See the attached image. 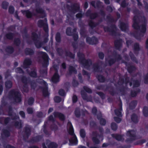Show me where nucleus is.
Listing matches in <instances>:
<instances>
[{
	"mask_svg": "<svg viewBox=\"0 0 148 148\" xmlns=\"http://www.w3.org/2000/svg\"><path fill=\"white\" fill-rule=\"evenodd\" d=\"M67 128L69 129V134L72 136V138L69 140L70 145H76L77 144V140L76 136L74 133V131L71 124L68 122L67 124Z\"/></svg>",
	"mask_w": 148,
	"mask_h": 148,
	"instance_id": "1",
	"label": "nucleus"
},
{
	"mask_svg": "<svg viewBox=\"0 0 148 148\" xmlns=\"http://www.w3.org/2000/svg\"><path fill=\"white\" fill-rule=\"evenodd\" d=\"M78 57L80 58V62L82 64H83V66L85 68H87L88 66H90L92 64V62L90 60H87L84 58V55L82 53H78Z\"/></svg>",
	"mask_w": 148,
	"mask_h": 148,
	"instance_id": "2",
	"label": "nucleus"
},
{
	"mask_svg": "<svg viewBox=\"0 0 148 148\" xmlns=\"http://www.w3.org/2000/svg\"><path fill=\"white\" fill-rule=\"evenodd\" d=\"M136 16H135L133 19L134 23L133 25V27L136 29H138L139 28L140 32L142 33H145L146 31V27L145 25H142L139 27L138 24L136 22Z\"/></svg>",
	"mask_w": 148,
	"mask_h": 148,
	"instance_id": "3",
	"label": "nucleus"
},
{
	"mask_svg": "<svg viewBox=\"0 0 148 148\" xmlns=\"http://www.w3.org/2000/svg\"><path fill=\"white\" fill-rule=\"evenodd\" d=\"M10 95L13 97L14 100L16 102H18L21 101L20 95L18 91L12 90L10 92Z\"/></svg>",
	"mask_w": 148,
	"mask_h": 148,
	"instance_id": "4",
	"label": "nucleus"
},
{
	"mask_svg": "<svg viewBox=\"0 0 148 148\" xmlns=\"http://www.w3.org/2000/svg\"><path fill=\"white\" fill-rule=\"evenodd\" d=\"M136 134L135 132L133 130L128 131L127 133L126 138L127 141H130L134 139Z\"/></svg>",
	"mask_w": 148,
	"mask_h": 148,
	"instance_id": "5",
	"label": "nucleus"
},
{
	"mask_svg": "<svg viewBox=\"0 0 148 148\" xmlns=\"http://www.w3.org/2000/svg\"><path fill=\"white\" fill-rule=\"evenodd\" d=\"M38 24L40 27L43 26L46 32H48V27L47 23V20L46 19H45L44 21H43L41 20H39L38 22Z\"/></svg>",
	"mask_w": 148,
	"mask_h": 148,
	"instance_id": "6",
	"label": "nucleus"
},
{
	"mask_svg": "<svg viewBox=\"0 0 148 148\" xmlns=\"http://www.w3.org/2000/svg\"><path fill=\"white\" fill-rule=\"evenodd\" d=\"M86 42L90 44L93 45L97 43V39L93 37L92 38H87L86 39Z\"/></svg>",
	"mask_w": 148,
	"mask_h": 148,
	"instance_id": "7",
	"label": "nucleus"
},
{
	"mask_svg": "<svg viewBox=\"0 0 148 148\" xmlns=\"http://www.w3.org/2000/svg\"><path fill=\"white\" fill-rule=\"evenodd\" d=\"M103 139V138L101 136H97V137H94L92 138L93 141L96 144L99 143L100 141L102 140Z\"/></svg>",
	"mask_w": 148,
	"mask_h": 148,
	"instance_id": "8",
	"label": "nucleus"
},
{
	"mask_svg": "<svg viewBox=\"0 0 148 148\" xmlns=\"http://www.w3.org/2000/svg\"><path fill=\"white\" fill-rule=\"evenodd\" d=\"M59 76L57 73H56L52 78V81L54 83L57 82L59 81Z\"/></svg>",
	"mask_w": 148,
	"mask_h": 148,
	"instance_id": "9",
	"label": "nucleus"
},
{
	"mask_svg": "<svg viewBox=\"0 0 148 148\" xmlns=\"http://www.w3.org/2000/svg\"><path fill=\"white\" fill-rule=\"evenodd\" d=\"M47 145L49 148H56L57 147V145L54 143L51 142L50 141L48 142Z\"/></svg>",
	"mask_w": 148,
	"mask_h": 148,
	"instance_id": "10",
	"label": "nucleus"
},
{
	"mask_svg": "<svg viewBox=\"0 0 148 148\" xmlns=\"http://www.w3.org/2000/svg\"><path fill=\"white\" fill-rule=\"evenodd\" d=\"M128 27L127 24L121 23L120 25V28L123 31H125L127 28Z\"/></svg>",
	"mask_w": 148,
	"mask_h": 148,
	"instance_id": "11",
	"label": "nucleus"
},
{
	"mask_svg": "<svg viewBox=\"0 0 148 148\" xmlns=\"http://www.w3.org/2000/svg\"><path fill=\"white\" fill-rule=\"evenodd\" d=\"M54 115L55 117H59L60 119L63 120L64 119V116L62 114L58 112H55Z\"/></svg>",
	"mask_w": 148,
	"mask_h": 148,
	"instance_id": "12",
	"label": "nucleus"
},
{
	"mask_svg": "<svg viewBox=\"0 0 148 148\" xmlns=\"http://www.w3.org/2000/svg\"><path fill=\"white\" fill-rule=\"evenodd\" d=\"M31 63V60L27 58L25 60L24 63V66L25 67H26L27 66L30 65Z\"/></svg>",
	"mask_w": 148,
	"mask_h": 148,
	"instance_id": "13",
	"label": "nucleus"
},
{
	"mask_svg": "<svg viewBox=\"0 0 148 148\" xmlns=\"http://www.w3.org/2000/svg\"><path fill=\"white\" fill-rule=\"evenodd\" d=\"M42 56L45 61L47 62L48 61V56L47 54L44 52H41Z\"/></svg>",
	"mask_w": 148,
	"mask_h": 148,
	"instance_id": "14",
	"label": "nucleus"
},
{
	"mask_svg": "<svg viewBox=\"0 0 148 148\" xmlns=\"http://www.w3.org/2000/svg\"><path fill=\"white\" fill-rule=\"evenodd\" d=\"M122 106H121L119 110H116L115 111V112L116 115L119 116H121V111L122 110Z\"/></svg>",
	"mask_w": 148,
	"mask_h": 148,
	"instance_id": "15",
	"label": "nucleus"
},
{
	"mask_svg": "<svg viewBox=\"0 0 148 148\" xmlns=\"http://www.w3.org/2000/svg\"><path fill=\"white\" fill-rule=\"evenodd\" d=\"M23 14L26 15L27 18H30L31 17L32 14L31 13L28 11H22Z\"/></svg>",
	"mask_w": 148,
	"mask_h": 148,
	"instance_id": "16",
	"label": "nucleus"
},
{
	"mask_svg": "<svg viewBox=\"0 0 148 148\" xmlns=\"http://www.w3.org/2000/svg\"><path fill=\"white\" fill-rule=\"evenodd\" d=\"M143 114L144 116H148V107H145L143 110Z\"/></svg>",
	"mask_w": 148,
	"mask_h": 148,
	"instance_id": "17",
	"label": "nucleus"
},
{
	"mask_svg": "<svg viewBox=\"0 0 148 148\" xmlns=\"http://www.w3.org/2000/svg\"><path fill=\"white\" fill-rule=\"evenodd\" d=\"M56 39L57 42H59L60 41V35L59 33H57L56 36Z\"/></svg>",
	"mask_w": 148,
	"mask_h": 148,
	"instance_id": "18",
	"label": "nucleus"
},
{
	"mask_svg": "<svg viewBox=\"0 0 148 148\" xmlns=\"http://www.w3.org/2000/svg\"><path fill=\"white\" fill-rule=\"evenodd\" d=\"M131 119L135 123L137 122L138 121L137 116L135 114H133L132 116Z\"/></svg>",
	"mask_w": 148,
	"mask_h": 148,
	"instance_id": "19",
	"label": "nucleus"
},
{
	"mask_svg": "<svg viewBox=\"0 0 148 148\" xmlns=\"http://www.w3.org/2000/svg\"><path fill=\"white\" fill-rule=\"evenodd\" d=\"M5 86L7 88H10L12 87V83L10 81H8L5 82Z\"/></svg>",
	"mask_w": 148,
	"mask_h": 148,
	"instance_id": "20",
	"label": "nucleus"
},
{
	"mask_svg": "<svg viewBox=\"0 0 148 148\" xmlns=\"http://www.w3.org/2000/svg\"><path fill=\"white\" fill-rule=\"evenodd\" d=\"M116 138L118 140H122L124 139V136L121 135H116Z\"/></svg>",
	"mask_w": 148,
	"mask_h": 148,
	"instance_id": "21",
	"label": "nucleus"
},
{
	"mask_svg": "<svg viewBox=\"0 0 148 148\" xmlns=\"http://www.w3.org/2000/svg\"><path fill=\"white\" fill-rule=\"evenodd\" d=\"M43 95L45 96H48L49 95V92L47 91V88L46 87L43 89Z\"/></svg>",
	"mask_w": 148,
	"mask_h": 148,
	"instance_id": "22",
	"label": "nucleus"
},
{
	"mask_svg": "<svg viewBox=\"0 0 148 148\" xmlns=\"http://www.w3.org/2000/svg\"><path fill=\"white\" fill-rule=\"evenodd\" d=\"M8 5V3L6 2H3L2 4V7L4 9H6Z\"/></svg>",
	"mask_w": 148,
	"mask_h": 148,
	"instance_id": "23",
	"label": "nucleus"
},
{
	"mask_svg": "<svg viewBox=\"0 0 148 148\" xmlns=\"http://www.w3.org/2000/svg\"><path fill=\"white\" fill-rule=\"evenodd\" d=\"M80 134L82 138H83L85 136V133L84 131L83 130H81L80 132Z\"/></svg>",
	"mask_w": 148,
	"mask_h": 148,
	"instance_id": "24",
	"label": "nucleus"
},
{
	"mask_svg": "<svg viewBox=\"0 0 148 148\" xmlns=\"http://www.w3.org/2000/svg\"><path fill=\"white\" fill-rule=\"evenodd\" d=\"M33 52V51L29 49H27L25 50V53L27 54H32Z\"/></svg>",
	"mask_w": 148,
	"mask_h": 148,
	"instance_id": "25",
	"label": "nucleus"
},
{
	"mask_svg": "<svg viewBox=\"0 0 148 148\" xmlns=\"http://www.w3.org/2000/svg\"><path fill=\"white\" fill-rule=\"evenodd\" d=\"M69 71L71 73H76V71L75 69V68L72 66H70L69 69Z\"/></svg>",
	"mask_w": 148,
	"mask_h": 148,
	"instance_id": "26",
	"label": "nucleus"
},
{
	"mask_svg": "<svg viewBox=\"0 0 148 148\" xmlns=\"http://www.w3.org/2000/svg\"><path fill=\"white\" fill-rule=\"evenodd\" d=\"M97 118L99 119H100V124L102 125H105L106 124V122L105 120L102 118L100 119L99 117L98 116H97Z\"/></svg>",
	"mask_w": 148,
	"mask_h": 148,
	"instance_id": "27",
	"label": "nucleus"
},
{
	"mask_svg": "<svg viewBox=\"0 0 148 148\" xmlns=\"http://www.w3.org/2000/svg\"><path fill=\"white\" fill-rule=\"evenodd\" d=\"M35 44L36 47L38 48L40 47L42 45L41 44L38 40H37V42H35Z\"/></svg>",
	"mask_w": 148,
	"mask_h": 148,
	"instance_id": "28",
	"label": "nucleus"
},
{
	"mask_svg": "<svg viewBox=\"0 0 148 148\" xmlns=\"http://www.w3.org/2000/svg\"><path fill=\"white\" fill-rule=\"evenodd\" d=\"M34 99L32 98H30L29 99L28 101V103L29 105H31L33 104L34 102Z\"/></svg>",
	"mask_w": 148,
	"mask_h": 148,
	"instance_id": "29",
	"label": "nucleus"
},
{
	"mask_svg": "<svg viewBox=\"0 0 148 148\" xmlns=\"http://www.w3.org/2000/svg\"><path fill=\"white\" fill-rule=\"evenodd\" d=\"M97 78L98 80L101 82H103L104 80V78L102 76H99Z\"/></svg>",
	"mask_w": 148,
	"mask_h": 148,
	"instance_id": "30",
	"label": "nucleus"
},
{
	"mask_svg": "<svg viewBox=\"0 0 148 148\" xmlns=\"http://www.w3.org/2000/svg\"><path fill=\"white\" fill-rule=\"evenodd\" d=\"M14 7L12 6H10L9 8V11L10 13L12 14L14 11Z\"/></svg>",
	"mask_w": 148,
	"mask_h": 148,
	"instance_id": "31",
	"label": "nucleus"
},
{
	"mask_svg": "<svg viewBox=\"0 0 148 148\" xmlns=\"http://www.w3.org/2000/svg\"><path fill=\"white\" fill-rule=\"evenodd\" d=\"M111 127L113 130H115L117 128V126L115 123H112L111 124Z\"/></svg>",
	"mask_w": 148,
	"mask_h": 148,
	"instance_id": "32",
	"label": "nucleus"
},
{
	"mask_svg": "<svg viewBox=\"0 0 148 148\" xmlns=\"http://www.w3.org/2000/svg\"><path fill=\"white\" fill-rule=\"evenodd\" d=\"M59 93L60 95L62 96H64L65 94L64 91L62 89L60 90L59 92Z\"/></svg>",
	"mask_w": 148,
	"mask_h": 148,
	"instance_id": "33",
	"label": "nucleus"
},
{
	"mask_svg": "<svg viewBox=\"0 0 148 148\" xmlns=\"http://www.w3.org/2000/svg\"><path fill=\"white\" fill-rule=\"evenodd\" d=\"M30 75L33 77H35L36 74L35 70L32 71L31 73L29 74Z\"/></svg>",
	"mask_w": 148,
	"mask_h": 148,
	"instance_id": "34",
	"label": "nucleus"
},
{
	"mask_svg": "<svg viewBox=\"0 0 148 148\" xmlns=\"http://www.w3.org/2000/svg\"><path fill=\"white\" fill-rule=\"evenodd\" d=\"M54 100L57 103L60 102L61 101L60 98L58 97H56L54 98Z\"/></svg>",
	"mask_w": 148,
	"mask_h": 148,
	"instance_id": "35",
	"label": "nucleus"
},
{
	"mask_svg": "<svg viewBox=\"0 0 148 148\" xmlns=\"http://www.w3.org/2000/svg\"><path fill=\"white\" fill-rule=\"evenodd\" d=\"M81 94L82 95V97L83 98L86 100H87V101H90V99H87V97L86 96V95L85 94H83L82 93V92H81Z\"/></svg>",
	"mask_w": 148,
	"mask_h": 148,
	"instance_id": "36",
	"label": "nucleus"
},
{
	"mask_svg": "<svg viewBox=\"0 0 148 148\" xmlns=\"http://www.w3.org/2000/svg\"><path fill=\"white\" fill-rule=\"evenodd\" d=\"M66 32V34L68 35H71V29L70 28H68L67 29Z\"/></svg>",
	"mask_w": 148,
	"mask_h": 148,
	"instance_id": "37",
	"label": "nucleus"
},
{
	"mask_svg": "<svg viewBox=\"0 0 148 148\" xmlns=\"http://www.w3.org/2000/svg\"><path fill=\"white\" fill-rule=\"evenodd\" d=\"M84 88L86 91L89 93H90L92 92L91 90L87 87H84Z\"/></svg>",
	"mask_w": 148,
	"mask_h": 148,
	"instance_id": "38",
	"label": "nucleus"
},
{
	"mask_svg": "<svg viewBox=\"0 0 148 148\" xmlns=\"http://www.w3.org/2000/svg\"><path fill=\"white\" fill-rule=\"evenodd\" d=\"M15 125L18 128H20L21 127V123L20 122H18V121L16 123Z\"/></svg>",
	"mask_w": 148,
	"mask_h": 148,
	"instance_id": "39",
	"label": "nucleus"
},
{
	"mask_svg": "<svg viewBox=\"0 0 148 148\" xmlns=\"http://www.w3.org/2000/svg\"><path fill=\"white\" fill-rule=\"evenodd\" d=\"M114 119L115 121L117 123H119L121 121V119L120 118L118 117H114Z\"/></svg>",
	"mask_w": 148,
	"mask_h": 148,
	"instance_id": "40",
	"label": "nucleus"
},
{
	"mask_svg": "<svg viewBox=\"0 0 148 148\" xmlns=\"http://www.w3.org/2000/svg\"><path fill=\"white\" fill-rule=\"evenodd\" d=\"M16 71L17 73H23L22 70L20 68H18L16 69Z\"/></svg>",
	"mask_w": 148,
	"mask_h": 148,
	"instance_id": "41",
	"label": "nucleus"
},
{
	"mask_svg": "<svg viewBox=\"0 0 148 148\" xmlns=\"http://www.w3.org/2000/svg\"><path fill=\"white\" fill-rule=\"evenodd\" d=\"M139 84L138 81H135L134 82V87H136L139 86Z\"/></svg>",
	"mask_w": 148,
	"mask_h": 148,
	"instance_id": "42",
	"label": "nucleus"
},
{
	"mask_svg": "<svg viewBox=\"0 0 148 148\" xmlns=\"http://www.w3.org/2000/svg\"><path fill=\"white\" fill-rule=\"evenodd\" d=\"M27 111L28 114H32L33 112V110L32 108H29L27 109Z\"/></svg>",
	"mask_w": 148,
	"mask_h": 148,
	"instance_id": "43",
	"label": "nucleus"
},
{
	"mask_svg": "<svg viewBox=\"0 0 148 148\" xmlns=\"http://www.w3.org/2000/svg\"><path fill=\"white\" fill-rule=\"evenodd\" d=\"M75 114L77 117H79L80 115V113L79 110H76L75 111Z\"/></svg>",
	"mask_w": 148,
	"mask_h": 148,
	"instance_id": "44",
	"label": "nucleus"
},
{
	"mask_svg": "<svg viewBox=\"0 0 148 148\" xmlns=\"http://www.w3.org/2000/svg\"><path fill=\"white\" fill-rule=\"evenodd\" d=\"M41 74L42 75V76L44 77L46 76L47 74V71L46 70H45L41 72Z\"/></svg>",
	"mask_w": 148,
	"mask_h": 148,
	"instance_id": "45",
	"label": "nucleus"
},
{
	"mask_svg": "<svg viewBox=\"0 0 148 148\" xmlns=\"http://www.w3.org/2000/svg\"><path fill=\"white\" fill-rule=\"evenodd\" d=\"M99 58L102 59L104 57V54L102 53H99Z\"/></svg>",
	"mask_w": 148,
	"mask_h": 148,
	"instance_id": "46",
	"label": "nucleus"
},
{
	"mask_svg": "<svg viewBox=\"0 0 148 148\" xmlns=\"http://www.w3.org/2000/svg\"><path fill=\"white\" fill-rule=\"evenodd\" d=\"M77 100V97L75 95L73 96V102H75Z\"/></svg>",
	"mask_w": 148,
	"mask_h": 148,
	"instance_id": "47",
	"label": "nucleus"
},
{
	"mask_svg": "<svg viewBox=\"0 0 148 148\" xmlns=\"http://www.w3.org/2000/svg\"><path fill=\"white\" fill-rule=\"evenodd\" d=\"M19 114L21 116L24 118L25 116V114L24 112L23 111H21L19 112Z\"/></svg>",
	"mask_w": 148,
	"mask_h": 148,
	"instance_id": "48",
	"label": "nucleus"
},
{
	"mask_svg": "<svg viewBox=\"0 0 148 148\" xmlns=\"http://www.w3.org/2000/svg\"><path fill=\"white\" fill-rule=\"evenodd\" d=\"M139 48V45L138 44H136V45H134V48L135 50H138Z\"/></svg>",
	"mask_w": 148,
	"mask_h": 148,
	"instance_id": "49",
	"label": "nucleus"
},
{
	"mask_svg": "<svg viewBox=\"0 0 148 148\" xmlns=\"http://www.w3.org/2000/svg\"><path fill=\"white\" fill-rule=\"evenodd\" d=\"M73 38L74 40H75L78 38V36L77 34H75L73 36Z\"/></svg>",
	"mask_w": 148,
	"mask_h": 148,
	"instance_id": "50",
	"label": "nucleus"
},
{
	"mask_svg": "<svg viewBox=\"0 0 148 148\" xmlns=\"http://www.w3.org/2000/svg\"><path fill=\"white\" fill-rule=\"evenodd\" d=\"M9 39H11L12 38V35L11 34H7L6 36Z\"/></svg>",
	"mask_w": 148,
	"mask_h": 148,
	"instance_id": "51",
	"label": "nucleus"
},
{
	"mask_svg": "<svg viewBox=\"0 0 148 148\" xmlns=\"http://www.w3.org/2000/svg\"><path fill=\"white\" fill-rule=\"evenodd\" d=\"M36 11L37 12L39 13H42V10L40 8L37 9H36Z\"/></svg>",
	"mask_w": 148,
	"mask_h": 148,
	"instance_id": "52",
	"label": "nucleus"
},
{
	"mask_svg": "<svg viewBox=\"0 0 148 148\" xmlns=\"http://www.w3.org/2000/svg\"><path fill=\"white\" fill-rule=\"evenodd\" d=\"M82 14L81 13H78L76 14V17L77 18H80L82 16Z\"/></svg>",
	"mask_w": 148,
	"mask_h": 148,
	"instance_id": "53",
	"label": "nucleus"
},
{
	"mask_svg": "<svg viewBox=\"0 0 148 148\" xmlns=\"http://www.w3.org/2000/svg\"><path fill=\"white\" fill-rule=\"evenodd\" d=\"M96 111H97L96 108L95 107L93 108L92 109V112L93 114H94V113H95V112H96Z\"/></svg>",
	"mask_w": 148,
	"mask_h": 148,
	"instance_id": "54",
	"label": "nucleus"
},
{
	"mask_svg": "<svg viewBox=\"0 0 148 148\" xmlns=\"http://www.w3.org/2000/svg\"><path fill=\"white\" fill-rule=\"evenodd\" d=\"M136 94H137L135 92H131V95L132 97L135 96L136 95Z\"/></svg>",
	"mask_w": 148,
	"mask_h": 148,
	"instance_id": "55",
	"label": "nucleus"
},
{
	"mask_svg": "<svg viewBox=\"0 0 148 148\" xmlns=\"http://www.w3.org/2000/svg\"><path fill=\"white\" fill-rule=\"evenodd\" d=\"M3 90V88L2 85H0V94H1Z\"/></svg>",
	"mask_w": 148,
	"mask_h": 148,
	"instance_id": "56",
	"label": "nucleus"
},
{
	"mask_svg": "<svg viewBox=\"0 0 148 148\" xmlns=\"http://www.w3.org/2000/svg\"><path fill=\"white\" fill-rule=\"evenodd\" d=\"M91 4H92V5L95 7H96V6H95V2L94 1H92L91 2Z\"/></svg>",
	"mask_w": 148,
	"mask_h": 148,
	"instance_id": "57",
	"label": "nucleus"
},
{
	"mask_svg": "<svg viewBox=\"0 0 148 148\" xmlns=\"http://www.w3.org/2000/svg\"><path fill=\"white\" fill-rule=\"evenodd\" d=\"M84 6L86 9L88 7V4L86 2L85 3Z\"/></svg>",
	"mask_w": 148,
	"mask_h": 148,
	"instance_id": "58",
	"label": "nucleus"
},
{
	"mask_svg": "<svg viewBox=\"0 0 148 148\" xmlns=\"http://www.w3.org/2000/svg\"><path fill=\"white\" fill-rule=\"evenodd\" d=\"M9 118H7L5 119V123H8V121H9Z\"/></svg>",
	"mask_w": 148,
	"mask_h": 148,
	"instance_id": "59",
	"label": "nucleus"
},
{
	"mask_svg": "<svg viewBox=\"0 0 148 148\" xmlns=\"http://www.w3.org/2000/svg\"><path fill=\"white\" fill-rule=\"evenodd\" d=\"M62 67L64 69H65L66 68V66L65 64L64 63H63L62 65Z\"/></svg>",
	"mask_w": 148,
	"mask_h": 148,
	"instance_id": "60",
	"label": "nucleus"
},
{
	"mask_svg": "<svg viewBox=\"0 0 148 148\" xmlns=\"http://www.w3.org/2000/svg\"><path fill=\"white\" fill-rule=\"evenodd\" d=\"M53 110V109L52 108H50L48 111V113H50L52 112Z\"/></svg>",
	"mask_w": 148,
	"mask_h": 148,
	"instance_id": "61",
	"label": "nucleus"
},
{
	"mask_svg": "<svg viewBox=\"0 0 148 148\" xmlns=\"http://www.w3.org/2000/svg\"><path fill=\"white\" fill-rule=\"evenodd\" d=\"M49 119L51 120H53V117L52 116H50L49 117Z\"/></svg>",
	"mask_w": 148,
	"mask_h": 148,
	"instance_id": "62",
	"label": "nucleus"
},
{
	"mask_svg": "<svg viewBox=\"0 0 148 148\" xmlns=\"http://www.w3.org/2000/svg\"><path fill=\"white\" fill-rule=\"evenodd\" d=\"M42 113L41 112H40L38 113V115L39 117L42 116Z\"/></svg>",
	"mask_w": 148,
	"mask_h": 148,
	"instance_id": "63",
	"label": "nucleus"
},
{
	"mask_svg": "<svg viewBox=\"0 0 148 148\" xmlns=\"http://www.w3.org/2000/svg\"><path fill=\"white\" fill-rule=\"evenodd\" d=\"M6 148H14L13 147H11L9 145H7V146Z\"/></svg>",
	"mask_w": 148,
	"mask_h": 148,
	"instance_id": "64",
	"label": "nucleus"
}]
</instances>
